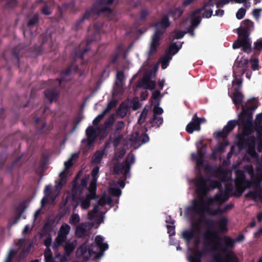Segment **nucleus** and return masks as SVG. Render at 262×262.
I'll return each mask as SVG.
<instances>
[{"instance_id": "1", "label": "nucleus", "mask_w": 262, "mask_h": 262, "mask_svg": "<svg viewBox=\"0 0 262 262\" xmlns=\"http://www.w3.org/2000/svg\"><path fill=\"white\" fill-rule=\"evenodd\" d=\"M204 243L205 244H210L212 249L216 251L217 254L215 256V262H237V258L232 251H228L227 248L233 246V241L229 238H225L223 243L225 245H221V241L218 238L217 233L208 230L205 233L203 237ZM202 253L198 251L197 248L189 251L188 255V259L189 262H201L200 258Z\"/></svg>"}, {"instance_id": "2", "label": "nucleus", "mask_w": 262, "mask_h": 262, "mask_svg": "<svg viewBox=\"0 0 262 262\" xmlns=\"http://www.w3.org/2000/svg\"><path fill=\"white\" fill-rule=\"evenodd\" d=\"M112 203L111 198L105 194H103L98 203L95 205L93 210L89 212L88 219L93 222V224L85 223L77 227L76 234L78 236L82 237L85 235L86 233L95 225L98 226L102 223L103 221V214L105 212L104 206L110 205Z\"/></svg>"}, {"instance_id": "3", "label": "nucleus", "mask_w": 262, "mask_h": 262, "mask_svg": "<svg viewBox=\"0 0 262 262\" xmlns=\"http://www.w3.org/2000/svg\"><path fill=\"white\" fill-rule=\"evenodd\" d=\"M76 155H73L70 158L64 163V169L59 173V179L56 181L55 189L54 192V196L52 195L50 198V195L51 193V187L50 185H47L45 187L44 193L45 196L41 201V204L43 206L45 203H52L54 200L55 196L59 193V191L62 185L65 183L68 178L71 175L70 170L71 167L74 163V159Z\"/></svg>"}, {"instance_id": "4", "label": "nucleus", "mask_w": 262, "mask_h": 262, "mask_svg": "<svg viewBox=\"0 0 262 262\" xmlns=\"http://www.w3.org/2000/svg\"><path fill=\"white\" fill-rule=\"evenodd\" d=\"M95 242L96 245L91 247L87 243L83 244L77 251V256L82 257L84 260H87L90 257L94 258L101 257L103 252L108 249V246L104 242L103 238L100 235L95 237Z\"/></svg>"}, {"instance_id": "5", "label": "nucleus", "mask_w": 262, "mask_h": 262, "mask_svg": "<svg viewBox=\"0 0 262 262\" xmlns=\"http://www.w3.org/2000/svg\"><path fill=\"white\" fill-rule=\"evenodd\" d=\"M225 201L222 194L217 195L215 198H199L195 201L194 209L199 213H207L214 215L220 213L221 210L218 208L219 205Z\"/></svg>"}, {"instance_id": "6", "label": "nucleus", "mask_w": 262, "mask_h": 262, "mask_svg": "<svg viewBox=\"0 0 262 262\" xmlns=\"http://www.w3.org/2000/svg\"><path fill=\"white\" fill-rule=\"evenodd\" d=\"M248 59L246 57H242L240 59H237L235 63V66L238 68L239 74L234 73V79L232 81L233 89L234 91L233 95V101L234 103L238 107L241 104L243 100V95L237 91L240 87L242 80L240 77L241 74H243L248 69Z\"/></svg>"}, {"instance_id": "7", "label": "nucleus", "mask_w": 262, "mask_h": 262, "mask_svg": "<svg viewBox=\"0 0 262 262\" xmlns=\"http://www.w3.org/2000/svg\"><path fill=\"white\" fill-rule=\"evenodd\" d=\"M158 63H158L156 65L154 66V67L152 68V69H154V71L149 73V70L151 67L148 66V63H144V64H143L142 67L141 68V70L143 71L145 73L146 75L142 81V85H139L138 86H143L145 89H153L154 88H155V82L154 81L149 80V75H154L155 74L156 72L158 70Z\"/></svg>"}, {"instance_id": "8", "label": "nucleus", "mask_w": 262, "mask_h": 262, "mask_svg": "<svg viewBox=\"0 0 262 262\" xmlns=\"http://www.w3.org/2000/svg\"><path fill=\"white\" fill-rule=\"evenodd\" d=\"M249 34L243 35L242 33L238 31V39L233 43V48L237 49L242 47L243 50L247 53H250L251 51V44L248 38Z\"/></svg>"}, {"instance_id": "9", "label": "nucleus", "mask_w": 262, "mask_h": 262, "mask_svg": "<svg viewBox=\"0 0 262 262\" xmlns=\"http://www.w3.org/2000/svg\"><path fill=\"white\" fill-rule=\"evenodd\" d=\"M197 186V192L199 195H204L206 193L207 189H209L208 185L210 184L212 188L219 186V183L212 182L210 180L205 181L204 179L201 178L195 182ZM201 197L200 196V198Z\"/></svg>"}, {"instance_id": "10", "label": "nucleus", "mask_w": 262, "mask_h": 262, "mask_svg": "<svg viewBox=\"0 0 262 262\" xmlns=\"http://www.w3.org/2000/svg\"><path fill=\"white\" fill-rule=\"evenodd\" d=\"M70 226L68 224L62 225L58 233V235L53 245V248L55 249L57 248L66 239L67 235L70 230Z\"/></svg>"}, {"instance_id": "11", "label": "nucleus", "mask_w": 262, "mask_h": 262, "mask_svg": "<svg viewBox=\"0 0 262 262\" xmlns=\"http://www.w3.org/2000/svg\"><path fill=\"white\" fill-rule=\"evenodd\" d=\"M95 189L89 188V194L86 198H82L80 199L79 205L83 209H86L89 208L90 204V200L93 199L95 195Z\"/></svg>"}, {"instance_id": "12", "label": "nucleus", "mask_w": 262, "mask_h": 262, "mask_svg": "<svg viewBox=\"0 0 262 262\" xmlns=\"http://www.w3.org/2000/svg\"><path fill=\"white\" fill-rule=\"evenodd\" d=\"M200 130V122L199 118L195 114L191 121L187 125L186 130L189 134H192L194 131H198Z\"/></svg>"}, {"instance_id": "13", "label": "nucleus", "mask_w": 262, "mask_h": 262, "mask_svg": "<svg viewBox=\"0 0 262 262\" xmlns=\"http://www.w3.org/2000/svg\"><path fill=\"white\" fill-rule=\"evenodd\" d=\"M137 134L133 135L132 145L135 148H138L142 144L145 143L149 141L148 136L145 134L142 135L139 138H137Z\"/></svg>"}, {"instance_id": "14", "label": "nucleus", "mask_w": 262, "mask_h": 262, "mask_svg": "<svg viewBox=\"0 0 262 262\" xmlns=\"http://www.w3.org/2000/svg\"><path fill=\"white\" fill-rule=\"evenodd\" d=\"M162 34V32H161L160 33L158 32H155L150 43V48L149 50V52L150 53L155 52L156 50V48L159 46V41L161 39Z\"/></svg>"}, {"instance_id": "15", "label": "nucleus", "mask_w": 262, "mask_h": 262, "mask_svg": "<svg viewBox=\"0 0 262 262\" xmlns=\"http://www.w3.org/2000/svg\"><path fill=\"white\" fill-rule=\"evenodd\" d=\"M170 25V23L168 20L167 17H164L161 20L157 23L155 26V31L160 33L162 32V34L164 31Z\"/></svg>"}, {"instance_id": "16", "label": "nucleus", "mask_w": 262, "mask_h": 262, "mask_svg": "<svg viewBox=\"0 0 262 262\" xmlns=\"http://www.w3.org/2000/svg\"><path fill=\"white\" fill-rule=\"evenodd\" d=\"M199 230V228L198 225L193 224L192 225V229L189 230L184 231L182 235L184 239L189 241L194 237L195 234Z\"/></svg>"}, {"instance_id": "17", "label": "nucleus", "mask_w": 262, "mask_h": 262, "mask_svg": "<svg viewBox=\"0 0 262 262\" xmlns=\"http://www.w3.org/2000/svg\"><path fill=\"white\" fill-rule=\"evenodd\" d=\"M24 241L23 239H20L19 241L18 244L15 246V247L11 249L8 254L7 256L6 257L4 262H11L12 259L13 258V257L16 254L17 250L21 247L24 243Z\"/></svg>"}, {"instance_id": "18", "label": "nucleus", "mask_w": 262, "mask_h": 262, "mask_svg": "<svg viewBox=\"0 0 262 262\" xmlns=\"http://www.w3.org/2000/svg\"><path fill=\"white\" fill-rule=\"evenodd\" d=\"M253 27L254 24L252 21L250 20H246L242 22L241 28L238 29V32H241L243 35L245 33L248 34L247 32V30H250Z\"/></svg>"}, {"instance_id": "19", "label": "nucleus", "mask_w": 262, "mask_h": 262, "mask_svg": "<svg viewBox=\"0 0 262 262\" xmlns=\"http://www.w3.org/2000/svg\"><path fill=\"white\" fill-rule=\"evenodd\" d=\"M135 162V157L133 155L129 156L126 160V164L124 166H121V169H120V172L123 173L126 177H127L129 171V167L128 165L132 163H133Z\"/></svg>"}, {"instance_id": "20", "label": "nucleus", "mask_w": 262, "mask_h": 262, "mask_svg": "<svg viewBox=\"0 0 262 262\" xmlns=\"http://www.w3.org/2000/svg\"><path fill=\"white\" fill-rule=\"evenodd\" d=\"M236 122L235 121H229L227 125L224 127L223 129V133L222 134L220 133V135H219V136L225 137L228 133L231 131L234 128Z\"/></svg>"}, {"instance_id": "21", "label": "nucleus", "mask_w": 262, "mask_h": 262, "mask_svg": "<svg viewBox=\"0 0 262 262\" xmlns=\"http://www.w3.org/2000/svg\"><path fill=\"white\" fill-rule=\"evenodd\" d=\"M181 47L182 43L181 42L172 43L169 48L168 55H173L176 54L181 49Z\"/></svg>"}, {"instance_id": "22", "label": "nucleus", "mask_w": 262, "mask_h": 262, "mask_svg": "<svg viewBox=\"0 0 262 262\" xmlns=\"http://www.w3.org/2000/svg\"><path fill=\"white\" fill-rule=\"evenodd\" d=\"M98 173H99V168L98 167H96L93 170V171L92 172L93 178H92V180L91 184H90V188H91L92 189H96V182H97V176L98 175Z\"/></svg>"}, {"instance_id": "23", "label": "nucleus", "mask_w": 262, "mask_h": 262, "mask_svg": "<svg viewBox=\"0 0 262 262\" xmlns=\"http://www.w3.org/2000/svg\"><path fill=\"white\" fill-rule=\"evenodd\" d=\"M227 220L225 219H222L217 224V228L219 232H223L224 231H227Z\"/></svg>"}, {"instance_id": "24", "label": "nucleus", "mask_w": 262, "mask_h": 262, "mask_svg": "<svg viewBox=\"0 0 262 262\" xmlns=\"http://www.w3.org/2000/svg\"><path fill=\"white\" fill-rule=\"evenodd\" d=\"M76 246V242L75 241H72V242L66 243L64 245V250L66 252L69 254L74 249Z\"/></svg>"}, {"instance_id": "25", "label": "nucleus", "mask_w": 262, "mask_h": 262, "mask_svg": "<svg viewBox=\"0 0 262 262\" xmlns=\"http://www.w3.org/2000/svg\"><path fill=\"white\" fill-rule=\"evenodd\" d=\"M80 221V216L78 213H73L69 219V223L72 225L76 226Z\"/></svg>"}, {"instance_id": "26", "label": "nucleus", "mask_w": 262, "mask_h": 262, "mask_svg": "<svg viewBox=\"0 0 262 262\" xmlns=\"http://www.w3.org/2000/svg\"><path fill=\"white\" fill-rule=\"evenodd\" d=\"M86 134L88 136V142L90 144L95 136V131L92 127H89L86 130Z\"/></svg>"}, {"instance_id": "27", "label": "nucleus", "mask_w": 262, "mask_h": 262, "mask_svg": "<svg viewBox=\"0 0 262 262\" xmlns=\"http://www.w3.org/2000/svg\"><path fill=\"white\" fill-rule=\"evenodd\" d=\"M171 59V57L169 55H166L161 59L160 62L161 63V66L163 69H165L167 67Z\"/></svg>"}, {"instance_id": "28", "label": "nucleus", "mask_w": 262, "mask_h": 262, "mask_svg": "<svg viewBox=\"0 0 262 262\" xmlns=\"http://www.w3.org/2000/svg\"><path fill=\"white\" fill-rule=\"evenodd\" d=\"M196 145L198 149V155L195 157V159H196L197 165H199L202 163V157L203 155L202 152L200 148V147L201 145V142L200 141L198 142Z\"/></svg>"}, {"instance_id": "29", "label": "nucleus", "mask_w": 262, "mask_h": 262, "mask_svg": "<svg viewBox=\"0 0 262 262\" xmlns=\"http://www.w3.org/2000/svg\"><path fill=\"white\" fill-rule=\"evenodd\" d=\"M128 107L129 106L127 104L125 103H122L118 110V114L121 117L125 116L127 112Z\"/></svg>"}, {"instance_id": "30", "label": "nucleus", "mask_w": 262, "mask_h": 262, "mask_svg": "<svg viewBox=\"0 0 262 262\" xmlns=\"http://www.w3.org/2000/svg\"><path fill=\"white\" fill-rule=\"evenodd\" d=\"M45 258L46 262H54L51 251L49 247H47L45 251Z\"/></svg>"}, {"instance_id": "31", "label": "nucleus", "mask_w": 262, "mask_h": 262, "mask_svg": "<svg viewBox=\"0 0 262 262\" xmlns=\"http://www.w3.org/2000/svg\"><path fill=\"white\" fill-rule=\"evenodd\" d=\"M127 105L129 107H132L133 110H136L140 107L141 104L139 102L138 98L134 99L133 101H128Z\"/></svg>"}, {"instance_id": "32", "label": "nucleus", "mask_w": 262, "mask_h": 262, "mask_svg": "<svg viewBox=\"0 0 262 262\" xmlns=\"http://www.w3.org/2000/svg\"><path fill=\"white\" fill-rule=\"evenodd\" d=\"M112 105V103H110L108 105V106L107 107V108L104 110L102 113L99 115H98L93 121V123L95 124H97L99 121L100 120L103 118V117L104 116V115L105 114V113L108 112V111L109 110L111 109V106Z\"/></svg>"}, {"instance_id": "33", "label": "nucleus", "mask_w": 262, "mask_h": 262, "mask_svg": "<svg viewBox=\"0 0 262 262\" xmlns=\"http://www.w3.org/2000/svg\"><path fill=\"white\" fill-rule=\"evenodd\" d=\"M103 153L101 151L96 152L93 158V162L94 163L98 164L101 162Z\"/></svg>"}, {"instance_id": "34", "label": "nucleus", "mask_w": 262, "mask_h": 262, "mask_svg": "<svg viewBox=\"0 0 262 262\" xmlns=\"http://www.w3.org/2000/svg\"><path fill=\"white\" fill-rule=\"evenodd\" d=\"M117 83L121 85L123 84L124 76L122 72H118L116 75Z\"/></svg>"}, {"instance_id": "35", "label": "nucleus", "mask_w": 262, "mask_h": 262, "mask_svg": "<svg viewBox=\"0 0 262 262\" xmlns=\"http://www.w3.org/2000/svg\"><path fill=\"white\" fill-rule=\"evenodd\" d=\"M148 112V109H147L146 107L144 108L143 112L141 113L140 118L138 120V122L139 123H142L144 121L145 119L146 118V117L147 116V113Z\"/></svg>"}, {"instance_id": "36", "label": "nucleus", "mask_w": 262, "mask_h": 262, "mask_svg": "<svg viewBox=\"0 0 262 262\" xmlns=\"http://www.w3.org/2000/svg\"><path fill=\"white\" fill-rule=\"evenodd\" d=\"M109 192L113 196H120L121 194V191L119 189L111 187L110 189Z\"/></svg>"}, {"instance_id": "37", "label": "nucleus", "mask_w": 262, "mask_h": 262, "mask_svg": "<svg viewBox=\"0 0 262 262\" xmlns=\"http://www.w3.org/2000/svg\"><path fill=\"white\" fill-rule=\"evenodd\" d=\"M153 123L154 125H156L159 127L163 123L162 118L161 117L154 116L153 119Z\"/></svg>"}, {"instance_id": "38", "label": "nucleus", "mask_w": 262, "mask_h": 262, "mask_svg": "<svg viewBox=\"0 0 262 262\" xmlns=\"http://www.w3.org/2000/svg\"><path fill=\"white\" fill-rule=\"evenodd\" d=\"M246 9L244 8H240L236 13V16L237 19H241L243 18L246 14Z\"/></svg>"}, {"instance_id": "39", "label": "nucleus", "mask_w": 262, "mask_h": 262, "mask_svg": "<svg viewBox=\"0 0 262 262\" xmlns=\"http://www.w3.org/2000/svg\"><path fill=\"white\" fill-rule=\"evenodd\" d=\"M251 67L254 70H257L259 69L258 66V59L257 58H254L253 59H251Z\"/></svg>"}, {"instance_id": "40", "label": "nucleus", "mask_w": 262, "mask_h": 262, "mask_svg": "<svg viewBox=\"0 0 262 262\" xmlns=\"http://www.w3.org/2000/svg\"><path fill=\"white\" fill-rule=\"evenodd\" d=\"M254 48L259 51L262 50V38H259L255 42Z\"/></svg>"}, {"instance_id": "41", "label": "nucleus", "mask_w": 262, "mask_h": 262, "mask_svg": "<svg viewBox=\"0 0 262 262\" xmlns=\"http://www.w3.org/2000/svg\"><path fill=\"white\" fill-rule=\"evenodd\" d=\"M185 33L182 31H177L173 34V37L174 39H180L184 35Z\"/></svg>"}, {"instance_id": "42", "label": "nucleus", "mask_w": 262, "mask_h": 262, "mask_svg": "<svg viewBox=\"0 0 262 262\" xmlns=\"http://www.w3.org/2000/svg\"><path fill=\"white\" fill-rule=\"evenodd\" d=\"M167 230H168V232L170 236L174 234V233H175L174 231V226L173 224L167 225Z\"/></svg>"}, {"instance_id": "43", "label": "nucleus", "mask_w": 262, "mask_h": 262, "mask_svg": "<svg viewBox=\"0 0 262 262\" xmlns=\"http://www.w3.org/2000/svg\"><path fill=\"white\" fill-rule=\"evenodd\" d=\"M182 10L181 9H180V8L177 9L173 13L174 18L176 19L177 17H179L182 14Z\"/></svg>"}, {"instance_id": "44", "label": "nucleus", "mask_w": 262, "mask_h": 262, "mask_svg": "<svg viewBox=\"0 0 262 262\" xmlns=\"http://www.w3.org/2000/svg\"><path fill=\"white\" fill-rule=\"evenodd\" d=\"M154 112L155 114H161L163 112V110L161 107L158 106H155L154 108Z\"/></svg>"}, {"instance_id": "45", "label": "nucleus", "mask_w": 262, "mask_h": 262, "mask_svg": "<svg viewBox=\"0 0 262 262\" xmlns=\"http://www.w3.org/2000/svg\"><path fill=\"white\" fill-rule=\"evenodd\" d=\"M21 217L20 212L19 211H17L16 213L15 216L13 219V223H16L20 219Z\"/></svg>"}, {"instance_id": "46", "label": "nucleus", "mask_w": 262, "mask_h": 262, "mask_svg": "<svg viewBox=\"0 0 262 262\" xmlns=\"http://www.w3.org/2000/svg\"><path fill=\"white\" fill-rule=\"evenodd\" d=\"M160 93L159 91H155L153 93L152 98L154 100L158 99L160 97Z\"/></svg>"}, {"instance_id": "47", "label": "nucleus", "mask_w": 262, "mask_h": 262, "mask_svg": "<svg viewBox=\"0 0 262 262\" xmlns=\"http://www.w3.org/2000/svg\"><path fill=\"white\" fill-rule=\"evenodd\" d=\"M89 179V176H85L82 180V182H81V185L82 186H84L86 185L88 181V180Z\"/></svg>"}, {"instance_id": "48", "label": "nucleus", "mask_w": 262, "mask_h": 262, "mask_svg": "<svg viewBox=\"0 0 262 262\" xmlns=\"http://www.w3.org/2000/svg\"><path fill=\"white\" fill-rule=\"evenodd\" d=\"M46 96L51 101H52L55 97V95L53 93L46 94Z\"/></svg>"}, {"instance_id": "49", "label": "nucleus", "mask_w": 262, "mask_h": 262, "mask_svg": "<svg viewBox=\"0 0 262 262\" xmlns=\"http://www.w3.org/2000/svg\"><path fill=\"white\" fill-rule=\"evenodd\" d=\"M51 242H52V239L50 237H48L45 242V245L47 246V247H49V246L51 245Z\"/></svg>"}, {"instance_id": "50", "label": "nucleus", "mask_w": 262, "mask_h": 262, "mask_svg": "<svg viewBox=\"0 0 262 262\" xmlns=\"http://www.w3.org/2000/svg\"><path fill=\"white\" fill-rule=\"evenodd\" d=\"M224 12L223 10H215V15L221 16L223 15Z\"/></svg>"}, {"instance_id": "51", "label": "nucleus", "mask_w": 262, "mask_h": 262, "mask_svg": "<svg viewBox=\"0 0 262 262\" xmlns=\"http://www.w3.org/2000/svg\"><path fill=\"white\" fill-rule=\"evenodd\" d=\"M31 230V227L29 225H26L23 230V233H26L28 231H30Z\"/></svg>"}, {"instance_id": "52", "label": "nucleus", "mask_w": 262, "mask_h": 262, "mask_svg": "<svg viewBox=\"0 0 262 262\" xmlns=\"http://www.w3.org/2000/svg\"><path fill=\"white\" fill-rule=\"evenodd\" d=\"M260 11V9H254L253 10V15H254V16H255L256 17H258L259 16V13Z\"/></svg>"}, {"instance_id": "53", "label": "nucleus", "mask_w": 262, "mask_h": 262, "mask_svg": "<svg viewBox=\"0 0 262 262\" xmlns=\"http://www.w3.org/2000/svg\"><path fill=\"white\" fill-rule=\"evenodd\" d=\"M42 12L46 15H48L50 13V11L47 7L43 8L42 9Z\"/></svg>"}, {"instance_id": "54", "label": "nucleus", "mask_w": 262, "mask_h": 262, "mask_svg": "<svg viewBox=\"0 0 262 262\" xmlns=\"http://www.w3.org/2000/svg\"><path fill=\"white\" fill-rule=\"evenodd\" d=\"M193 0H184L183 2V5L188 6L192 3Z\"/></svg>"}, {"instance_id": "55", "label": "nucleus", "mask_w": 262, "mask_h": 262, "mask_svg": "<svg viewBox=\"0 0 262 262\" xmlns=\"http://www.w3.org/2000/svg\"><path fill=\"white\" fill-rule=\"evenodd\" d=\"M148 94L146 92H145L144 93H143L142 96H141L142 100H145L146 97H147Z\"/></svg>"}, {"instance_id": "56", "label": "nucleus", "mask_w": 262, "mask_h": 262, "mask_svg": "<svg viewBox=\"0 0 262 262\" xmlns=\"http://www.w3.org/2000/svg\"><path fill=\"white\" fill-rule=\"evenodd\" d=\"M118 185L123 188L124 187L125 184L123 181H120L118 183Z\"/></svg>"}, {"instance_id": "57", "label": "nucleus", "mask_w": 262, "mask_h": 262, "mask_svg": "<svg viewBox=\"0 0 262 262\" xmlns=\"http://www.w3.org/2000/svg\"><path fill=\"white\" fill-rule=\"evenodd\" d=\"M251 76V72H248L246 73V77H247L248 79H250Z\"/></svg>"}, {"instance_id": "58", "label": "nucleus", "mask_w": 262, "mask_h": 262, "mask_svg": "<svg viewBox=\"0 0 262 262\" xmlns=\"http://www.w3.org/2000/svg\"><path fill=\"white\" fill-rule=\"evenodd\" d=\"M257 220L259 221H261L262 220V213H260L257 215Z\"/></svg>"}, {"instance_id": "59", "label": "nucleus", "mask_w": 262, "mask_h": 262, "mask_svg": "<svg viewBox=\"0 0 262 262\" xmlns=\"http://www.w3.org/2000/svg\"><path fill=\"white\" fill-rule=\"evenodd\" d=\"M199 121L200 122V124L201 123H204L206 121V120L205 118H199Z\"/></svg>"}, {"instance_id": "60", "label": "nucleus", "mask_w": 262, "mask_h": 262, "mask_svg": "<svg viewBox=\"0 0 262 262\" xmlns=\"http://www.w3.org/2000/svg\"><path fill=\"white\" fill-rule=\"evenodd\" d=\"M159 86L161 88H162L164 85V81H162L159 83Z\"/></svg>"}, {"instance_id": "61", "label": "nucleus", "mask_w": 262, "mask_h": 262, "mask_svg": "<svg viewBox=\"0 0 262 262\" xmlns=\"http://www.w3.org/2000/svg\"><path fill=\"white\" fill-rule=\"evenodd\" d=\"M261 2V0H254V4H257Z\"/></svg>"}, {"instance_id": "62", "label": "nucleus", "mask_w": 262, "mask_h": 262, "mask_svg": "<svg viewBox=\"0 0 262 262\" xmlns=\"http://www.w3.org/2000/svg\"><path fill=\"white\" fill-rule=\"evenodd\" d=\"M40 213V210H37L35 214V218H36L37 217V216Z\"/></svg>"}, {"instance_id": "63", "label": "nucleus", "mask_w": 262, "mask_h": 262, "mask_svg": "<svg viewBox=\"0 0 262 262\" xmlns=\"http://www.w3.org/2000/svg\"><path fill=\"white\" fill-rule=\"evenodd\" d=\"M118 166H117L115 167L114 168V170L116 172H119V170L118 169Z\"/></svg>"}, {"instance_id": "64", "label": "nucleus", "mask_w": 262, "mask_h": 262, "mask_svg": "<svg viewBox=\"0 0 262 262\" xmlns=\"http://www.w3.org/2000/svg\"><path fill=\"white\" fill-rule=\"evenodd\" d=\"M243 238H244L243 236V235H242V236H241L240 237H239V238L237 239V240H238V241H240L242 240V239H243Z\"/></svg>"}]
</instances>
